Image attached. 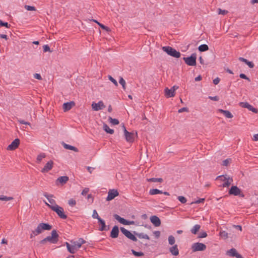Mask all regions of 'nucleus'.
Wrapping results in <instances>:
<instances>
[{"label": "nucleus", "instance_id": "f257e3e1", "mask_svg": "<svg viewBox=\"0 0 258 258\" xmlns=\"http://www.w3.org/2000/svg\"><path fill=\"white\" fill-rule=\"evenodd\" d=\"M45 204L51 210L55 212L60 218L62 219H66L67 218V216L64 214V210L61 207L57 205H50V204L46 202H45Z\"/></svg>", "mask_w": 258, "mask_h": 258}, {"label": "nucleus", "instance_id": "f03ea898", "mask_svg": "<svg viewBox=\"0 0 258 258\" xmlns=\"http://www.w3.org/2000/svg\"><path fill=\"white\" fill-rule=\"evenodd\" d=\"M52 228V226L48 223H41L37 226L36 229L33 230V233L34 235H38L41 234L43 230H50Z\"/></svg>", "mask_w": 258, "mask_h": 258}, {"label": "nucleus", "instance_id": "7ed1b4c3", "mask_svg": "<svg viewBox=\"0 0 258 258\" xmlns=\"http://www.w3.org/2000/svg\"><path fill=\"white\" fill-rule=\"evenodd\" d=\"M162 50L165 52L168 55H170L175 58H179L181 56L180 52L177 51L175 49L170 46H163Z\"/></svg>", "mask_w": 258, "mask_h": 258}, {"label": "nucleus", "instance_id": "20e7f679", "mask_svg": "<svg viewBox=\"0 0 258 258\" xmlns=\"http://www.w3.org/2000/svg\"><path fill=\"white\" fill-rule=\"evenodd\" d=\"M183 59L187 65L189 66H195L197 64V54L193 53L190 56L184 57Z\"/></svg>", "mask_w": 258, "mask_h": 258}, {"label": "nucleus", "instance_id": "39448f33", "mask_svg": "<svg viewBox=\"0 0 258 258\" xmlns=\"http://www.w3.org/2000/svg\"><path fill=\"white\" fill-rule=\"evenodd\" d=\"M51 235L45 237V239L47 241H49L51 243L55 244L58 241L59 235L58 234L57 231L55 229H53L51 233Z\"/></svg>", "mask_w": 258, "mask_h": 258}, {"label": "nucleus", "instance_id": "423d86ee", "mask_svg": "<svg viewBox=\"0 0 258 258\" xmlns=\"http://www.w3.org/2000/svg\"><path fill=\"white\" fill-rule=\"evenodd\" d=\"M120 229L121 232L130 240L135 242L138 241L137 236L134 233H131L130 231L126 229L124 227H120Z\"/></svg>", "mask_w": 258, "mask_h": 258}, {"label": "nucleus", "instance_id": "0eeeda50", "mask_svg": "<svg viewBox=\"0 0 258 258\" xmlns=\"http://www.w3.org/2000/svg\"><path fill=\"white\" fill-rule=\"evenodd\" d=\"M206 245L202 243L196 242L194 243L191 245V250L192 252H196L198 251H204L206 249Z\"/></svg>", "mask_w": 258, "mask_h": 258}, {"label": "nucleus", "instance_id": "6e6552de", "mask_svg": "<svg viewBox=\"0 0 258 258\" xmlns=\"http://www.w3.org/2000/svg\"><path fill=\"white\" fill-rule=\"evenodd\" d=\"M241 190L236 185H232L229 190V194L234 196H239L241 197H244V195L241 193Z\"/></svg>", "mask_w": 258, "mask_h": 258}, {"label": "nucleus", "instance_id": "1a4fd4ad", "mask_svg": "<svg viewBox=\"0 0 258 258\" xmlns=\"http://www.w3.org/2000/svg\"><path fill=\"white\" fill-rule=\"evenodd\" d=\"M118 195L119 193L116 189H110L108 192V196L106 198V201H110L114 199L116 197L118 196Z\"/></svg>", "mask_w": 258, "mask_h": 258}, {"label": "nucleus", "instance_id": "9d476101", "mask_svg": "<svg viewBox=\"0 0 258 258\" xmlns=\"http://www.w3.org/2000/svg\"><path fill=\"white\" fill-rule=\"evenodd\" d=\"M239 105L241 107L247 108L249 110L251 111L252 112H253L254 113H256L258 112V110L256 108H254L252 105H250L248 102H241L239 103Z\"/></svg>", "mask_w": 258, "mask_h": 258}, {"label": "nucleus", "instance_id": "9b49d317", "mask_svg": "<svg viewBox=\"0 0 258 258\" xmlns=\"http://www.w3.org/2000/svg\"><path fill=\"white\" fill-rule=\"evenodd\" d=\"M123 127L124 129V136L126 141L130 143L133 142L134 141V134L128 132L126 130L125 127L124 126V125H123Z\"/></svg>", "mask_w": 258, "mask_h": 258}, {"label": "nucleus", "instance_id": "f8f14e48", "mask_svg": "<svg viewBox=\"0 0 258 258\" xmlns=\"http://www.w3.org/2000/svg\"><path fill=\"white\" fill-rule=\"evenodd\" d=\"M92 107L95 111H98L103 109L105 107V105L102 101H99L97 103L93 102Z\"/></svg>", "mask_w": 258, "mask_h": 258}, {"label": "nucleus", "instance_id": "ddd939ff", "mask_svg": "<svg viewBox=\"0 0 258 258\" xmlns=\"http://www.w3.org/2000/svg\"><path fill=\"white\" fill-rule=\"evenodd\" d=\"M20 140L18 138L15 139L10 145H9L7 148V150L13 151L16 149L19 144H20Z\"/></svg>", "mask_w": 258, "mask_h": 258}, {"label": "nucleus", "instance_id": "4468645a", "mask_svg": "<svg viewBox=\"0 0 258 258\" xmlns=\"http://www.w3.org/2000/svg\"><path fill=\"white\" fill-rule=\"evenodd\" d=\"M226 254L232 257H236V258H243L242 256L237 252L236 249L232 248L228 250Z\"/></svg>", "mask_w": 258, "mask_h": 258}, {"label": "nucleus", "instance_id": "2eb2a0df", "mask_svg": "<svg viewBox=\"0 0 258 258\" xmlns=\"http://www.w3.org/2000/svg\"><path fill=\"white\" fill-rule=\"evenodd\" d=\"M98 223L100 225L99 228V230L101 231H107L109 229V226H106L105 224V221L101 218L98 220Z\"/></svg>", "mask_w": 258, "mask_h": 258}, {"label": "nucleus", "instance_id": "dca6fc26", "mask_svg": "<svg viewBox=\"0 0 258 258\" xmlns=\"http://www.w3.org/2000/svg\"><path fill=\"white\" fill-rule=\"evenodd\" d=\"M53 162L52 160L49 161L42 169L41 172L42 173H45L48 172L53 167Z\"/></svg>", "mask_w": 258, "mask_h": 258}, {"label": "nucleus", "instance_id": "f3484780", "mask_svg": "<svg viewBox=\"0 0 258 258\" xmlns=\"http://www.w3.org/2000/svg\"><path fill=\"white\" fill-rule=\"evenodd\" d=\"M119 232L118 227L115 225L111 231L110 236L112 238H116L118 236Z\"/></svg>", "mask_w": 258, "mask_h": 258}, {"label": "nucleus", "instance_id": "a211bd4d", "mask_svg": "<svg viewBox=\"0 0 258 258\" xmlns=\"http://www.w3.org/2000/svg\"><path fill=\"white\" fill-rule=\"evenodd\" d=\"M150 221L156 227L159 226L161 223L160 218L156 216H151L150 217Z\"/></svg>", "mask_w": 258, "mask_h": 258}, {"label": "nucleus", "instance_id": "6ab92c4d", "mask_svg": "<svg viewBox=\"0 0 258 258\" xmlns=\"http://www.w3.org/2000/svg\"><path fill=\"white\" fill-rule=\"evenodd\" d=\"M69 177L67 176H62L58 177L56 180V184L58 185L60 183L61 185H63L69 180Z\"/></svg>", "mask_w": 258, "mask_h": 258}, {"label": "nucleus", "instance_id": "aec40b11", "mask_svg": "<svg viewBox=\"0 0 258 258\" xmlns=\"http://www.w3.org/2000/svg\"><path fill=\"white\" fill-rule=\"evenodd\" d=\"M75 103L74 101L64 103L63 104V109L64 111H68L70 110L74 106H75Z\"/></svg>", "mask_w": 258, "mask_h": 258}, {"label": "nucleus", "instance_id": "412c9836", "mask_svg": "<svg viewBox=\"0 0 258 258\" xmlns=\"http://www.w3.org/2000/svg\"><path fill=\"white\" fill-rule=\"evenodd\" d=\"M169 251L171 254L174 256H177L179 254V250L177 244H175L170 247L169 249Z\"/></svg>", "mask_w": 258, "mask_h": 258}, {"label": "nucleus", "instance_id": "4be33fe9", "mask_svg": "<svg viewBox=\"0 0 258 258\" xmlns=\"http://www.w3.org/2000/svg\"><path fill=\"white\" fill-rule=\"evenodd\" d=\"M133 233L135 234V235H136L137 237H138L140 239H146L147 240H150L149 236L144 233H138L136 231H133Z\"/></svg>", "mask_w": 258, "mask_h": 258}, {"label": "nucleus", "instance_id": "5701e85b", "mask_svg": "<svg viewBox=\"0 0 258 258\" xmlns=\"http://www.w3.org/2000/svg\"><path fill=\"white\" fill-rule=\"evenodd\" d=\"M61 144L63 146V147H64V148L66 149L72 150L75 152H79L78 149L74 146L67 144L66 143H65L63 142Z\"/></svg>", "mask_w": 258, "mask_h": 258}, {"label": "nucleus", "instance_id": "b1692460", "mask_svg": "<svg viewBox=\"0 0 258 258\" xmlns=\"http://www.w3.org/2000/svg\"><path fill=\"white\" fill-rule=\"evenodd\" d=\"M165 95L166 97L170 98L175 96V93L173 92L171 88L169 89L168 88H166L165 89Z\"/></svg>", "mask_w": 258, "mask_h": 258}, {"label": "nucleus", "instance_id": "393cba45", "mask_svg": "<svg viewBox=\"0 0 258 258\" xmlns=\"http://www.w3.org/2000/svg\"><path fill=\"white\" fill-rule=\"evenodd\" d=\"M43 196L47 199L49 202L51 204L50 205H57L56 204L55 201L54 200L50 198H52L53 197V195H49L47 192H45L43 194Z\"/></svg>", "mask_w": 258, "mask_h": 258}, {"label": "nucleus", "instance_id": "a878e982", "mask_svg": "<svg viewBox=\"0 0 258 258\" xmlns=\"http://www.w3.org/2000/svg\"><path fill=\"white\" fill-rule=\"evenodd\" d=\"M218 111L223 114L227 118H231L233 117V115L232 114V113L228 110L219 109Z\"/></svg>", "mask_w": 258, "mask_h": 258}, {"label": "nucleus", "instance_id": "bb28decb", "mask_svg": "<svg viewBox=\"0 0 258 258\" xmlns=\"http://www.w3.org/2000/svg\"><path fill=\"white\" fill-rule=\"evenodd\" d=\"M85 243H86V241L84 240L83 238H80L79 239L78 241L74 242V244H75V245L77 248V249L78 250V249L81 247L82 245Z\"/></svg>", "mask_w": 258, "mask_h": 258}, {"label": "nucleus", "instance_id": "cd10ccee", "mask_svg": "<svg viewBox=\"0 0 258 258\" xmlns=\"http://www.w3.org/2000/svg\"><path fill=\"white\" fill-rule=\"evenodd\" d=\"M227 179H230L231 181H233L232 178H230L229 177H227V175H222L217 176L216 178V180H220L222 181H225Z\"/></svg>", "mask_w": 258, "mask_h": 258}, {"label": "nucleus", "instance_id": "c85d7f7f", "mask_svg": "<svg viewBox=\"0 0 258 258\" xmlns=\"http://www.w3.org/2000/svg\"><path fill=\"white\" fill-rule=\"evenodd\" d=\"M113 217L116 220H117L121 224H122L123 225L125 224L126 219L121 217L120 216L117 214H114L113 215Z\"/></svg>", "mask_w": 258, "mask_h": 258}, {"label": "nucleus", "instance_id": "c756f323", "mask_svg": "<svg viewBox=\"0 0 258 258\" xmlns=\"http://www.w3.org/2000/svg\"><path fill=\"white\" fill-rule=\"evenodd\" d=\"M163 191L157 188L151 189L149 191L150 195H154L157 194H162Z\"/></svg>", "mask_w": 258, "mask_h": 258}, {"label": "nucleus", "instance_id": "7c9ffc66", "mask_svg": "<svg viewBox=\"0 0 258 258\" xmlns=\"http://www.w3.org/2000/svg\"><path fill=\"white\" fill-rule=\"evenodd\" d=\"M201 228V225L199 224L195 225L191 229L190 231L194 234H196Z\"/></svg>", "mask_w": 258, "mask_h": 258}, {"label": "nucleus", "instance_id": "2f4dec72", "mask_svg": "<svg viewBox=\"0 0 258 258\" xmlns=\"http://www.w3.org/2000/svg\"><path fill=\"white\" fill-rule=\"evenodd\" d=\"M103 130L108 134H112L114 133V130L110 129L107 124L104 123Z\"/></svg>", "mask_w": 258, "mask_h": 258}, {"label": "nucleus", "instance_id": "473e14b6", "mask_svg": "<svg viewBox=\"0 0 258 258\" xmlns=\"http://www.w3.org/2000/svg\"><path fill=\"white\" fill-rule=\"evenodd\" d=\"M198 49L200 52H204L209 50V46L207 44H202L198 47Z\"/></svg>", "mask_w": 258, "mask_h": 258}, {"label": "nucleus", "instance_id": "72a5a7b5", "mask_svg": "<svg viewBox=\"0 0 258 258\" xmlns=\"http://www.w3.org/2000/svg\"><path fill=\"white\" fill-rule=\"evenodd\" d=\"M68 250L71 253L74 254L78 250V249H77V248L76 247V246L74 244V245H71L70 247L68 248Z\"/></svg>", "mask_w": 258, "mask_h": 258}, {"label": "nucleus", "instance_id": "f704fd0d", "mask_svg": "<svg viewBox=\"0 0 258 258\" xmlns=\"http://www.w3.org/2000/svg\"><path fill=\"white\" fill-rule=\"evenodd\" d=\"M148 181L149 182H162L163 180L162 178H151L149 179H147Z\"/></svg>", "mask_w": 258, "mask_h": 258}, {"label": "nucleus", "instance_id": "c9c22d12", "mask_svg": "<svg viewBox=\"0 0 258 258\" xmlns=\"http://www.w3.org/2000/svg\"><path fill=\"white\" fill-rule=\"evenodd\" d=\"M168 243L171 245H174L175 242V239L173 235L169 236L168 238Z\"/></svg>", "mask_w": 258, "mask_h": 258}, {"label": "nucleus", "instance_id": "e433bc0d", "mask_svg": "<svg viewBox=\"0 0 258 258\" xmlns=\"http://www.w3.org/2000/svg\"><path fill=\"white\" fill-rule=\"evenodd\" d=\"M132 253L136 256H142L144 255V253L142 251H136L134 249L131 250Z\"/></svg>", "mask_w": 258, "mask_h": 258}, {"label": "nucleus", "instance_id": "4c0bfd02", "mask_svg": "<svg viewBox=\"0 0 258 258\" xmlns=\"http://www.w3.org/2000/svg\"><path fill=\"white\" fill-rule=\"evenodd\" d=\"M108 120L110 122H111L113 125H117L119 124V122L117 119L112 118L111 117H109Z\"/></svg>", "mask_w": 258, "mask_h": 258}, {"label": "nucleus", "instance_id": "58836bf2", "mask_svg": "<svg viewBox=\"0 0 258 258\" xmlns=\"http://www.w3.org/2000/svg\"><path fill=\"white\" fill-rule=\"evenodd\" d=\"M119 83L120 85H121L122 88L124 90L126 89V83L125 80L122 77H120L119 80Z\"/></svg>", "mask_w": 258, "mask_h": 258}, {"label": "nucleus", "instance_id": "ea45409f", "mask_svg": "<svg viewBox=\"0 0 258 258\" xmlns=\"http://www.w3.org/2000/svg\"><path fill=\"white\" fill-rule=\"evenodd\" d=\"M14 198L12 197H7L3 195L0 196V200L1 201H8L12 200Z\"/></svg>", "mask_w": 258, "mask_h": 258}, {"label": "nucleus", "instance_id": "a19ab883", "mask_svg": "<svg viewBox=\"0 0 258 258\" xmlns=\"http://www.w3.org/2000/svg\"><path fill=\"white\" fill-rule=\"evenodd\" d=\"M46 157V155L45 153H41L37 156V161L38 163H40L43 158H44Z\"/></svg>", "mask_w": 258, "mask_h": 258}, {"label": "nucleus", "instance_id": "79ce46f5", "mask_svg": "<svg viewBox=\"0 0 258 258\" xmlns=\"http://www.w3.org/2000/svg\"><path fill=\"white\" fill-rule=\"evenodd\" d=\"M220 236L224 239H227L228 237V233L225 231H220Z\"/></svg>", "mask_w": 258, "mask_h": 258}, {"label": "nucleus", "instance_id": "37998d69", "mask_svg": "<svg viewBox=\"0 0 258 258\" xmlns=\"http://www.w3.org/2000/svg\"><path fill=\"white\" fill-rule=\"evenodd\" d=\"M231 181L230 179H227L226 181H224V182L220 185L221 186H222L223 187H228L231 184Z\"/></svg>", "mask_w": 258, "mask_h": 258}, {"label": "nucleus", "instance_id": "c03bdc74", "mask_svg": "<svg viewBox=\"0 0 258 258\" xmlns=\"http://www.w3.org/2000/svg\"><path fill=\"white\" fill-rule=\"evenodd\" d=\"M231 159L230 158L226 159L222 161L221 165L224 166H227L229 163L231 162Z\"/></svg>", "mask_w": 258, "mask_h": 258}, {"label": "nucleus", "instance_id": "a18cd8bd", "mask_svg": "<svg viewBox=\"0 0 258 258\" xmlns=\"http://www.w3.org/2000/svg\"><path fill=\"white\" fill-rule=\"evenodd\" d=\"M98 25L100 26V27L101 29H102L107 32L110 31V29L108 27L105 26L104 25H103L100 23H98Z\"/></svg>", "mask_w": 258, "mask_h": 258}, {"label": "nucleus", "instance_id": "49530a36", "mask_svg": "<svg viewBox=\"0 0 258 258\" xmlns=\"http://www.w3.org/2000/svg\"><path fill=\"white\" fill-rule=\"evenodd\" d=\"M177 199L182 204H184L187 201L186 199L183 196H178Z\"/></svg>", "mask_w": 258, "mask_h": 258}, {"label": "nucleus", "instance_id": "de8ad7c7", "mask_svg": "<svg viewBox=\"0 0 258 258\" xmlns=\"http://www.w3.org/2000/svg\"><path fill=\"white\" fill-rule=\"evenodd\" d=\"M108 79L113 83V84L115 86H118V83L117 82L115 79H114L113 77H112L111 76H108Z\"/></svg>", "mask_w": 258, "mask_h": 258}, {"label": "nucleus", "instance_id": "09e8293b", "mask_svg": "<svg viewBox=\"0 0 258 258\" xmlns=\"http://www.w3.org/2000/svg\"><path fill=\"white\" fill-rule=\"evenodd\" d=\"M218 14L219 15H225L226 14H227L228 12V11L227 10H221V9L219 8L218 9Z\"/></svg>", "mask_w": 258, "mask_h": 258}, {"label": "nucleus", "instance_id": "8fccbe9b", "mask_svg": "<svg viewBox=\"0 0 258 258\" xmlns=\"http://www.w3.org/2000/svg\"><path fill=\"white\" fill-rule=\"evenodd\" d=\"M0 26H5L6 28H10L11 25L9 24L8 22H4L0 20Z\"/></svg>", "mask_w": 258, "mask_h": 258}, {"label": "nucleus", "instance_id": "3c124183", "mask_svg": "<svg viewBox=\"0 0 258 258\" xmlns=\"http://www.w3.org/2000/svg\"><path fill=\"white\" fill-rule=\"evenodd\" d=\"M92 217L94 219H97V220H98V219H99V218H100V217L99 216L96 210H93Z\"/></svg>", "mask_w": 258, "mask_h": 258}, {"label": "nucleus", "instance_id": "603ef678", "mask_svg": "<svg viewBox=\"0 0 258 258\" xmlns=\"http://www.w3.org/2000/svg\"><path fill=\"white\" fill-rule=\"evenodd\" d=\"M43 52H47V51H49V52H52L51 50H50V48L49 46L48 45H44L43 46Z\"/></svg>", "mask_w": 258, "mask_h": 258}, {"label": "nucleus", "instance_id": "864d4df0", "mask_svg": "<svg viewBox=\"0 0 258 258\" xmlns=\"http://www.w3.org/2000/svg\"><path fill=\"white\" fill-rule=\"evenodd\" d=\"M25 8L28 11H36L35 7L33 6L25 5Z\"/></svg>", "mask_w": 258, "mask_h": 258}, {"label": "nucleus", "instance_id": "5fc2aeb1", "mask_svg": "<svg viewBox=\"0 0 258 258\" xmlns=\"http://www.w3.org/2000/svg\"><path fill=\"white\" fill-rule=\"evenodd\" d=\"M68 204L71 206H74L76 204V201L73 199H71L69 200Z\"/></svg>", "mask_w": 258, "mask_h": 258}, {"label": "nucleus", "instance_id": "6e6d98bb", "mask_svg": "<svg viewBox=\"0 0 258 258\" xmlns=\"http://www.w3.org/2000/svg\"><path fill=\"white\" fill-rule=\"evenodd\" d=\"M239 77L241 79H245L247 80L248 82H250V79L248 77H247L244 74H240L239 75Z\"/></svg>", "mask_w": 258, "mask_h": 258}, {"label": "nucleus", "instance_id": "4d7b16f0", "mask_svg": "<svg viewBox=\"0 0 258 258\" xmlns=\"http://www.w3.org/2000/svg\"><path fill=\"white\" fill-rule=\"evenodd\" d=\"M207 236V234L206 232H203L200 233L198 238H205Z\"/></svg>", "mask_w": 258, "mask_h": 258}, {"label": "nucleus", "instance_id": "13d9d810", "mask_svg": "<svg viewBox=\"0 0 258 258\" xmlns=\"http://www.w3.org/2000/svg\"><path fill=\"white\" fill-rule=\"evenodd\" d=\"M209 98L211 100L215 101H218L219 100V97L218 96H209Z\"/></svg>", "mask_w": 258, "mask_h": 258}, {"label": "nucleus", "instance_id": "bf43d9fd", "mask_svg": "<svg viewBox=\"0 0 258 258\" xmlns=\"http://www.w3.org/2000/svg\"><path fill=\"white\" fill-rule=\"evenodd\" d=\"M250 68H253L254 66V63L252 61H249L248 60L245 63Z\"/></svg>", "mask_w": 258, "mask_h": 258}, {"label": "nucleus", "instance_id": "052dcab7", "mask_svg": "<svg viewBox=\"0 0 258 258\" xmlns=\"http://www.w3.org/2000/svg\"><path fill=\"white\" fill-rule=\"evenodd\" d=\"M184 111L188 112V108H187V107H182V108L179 109L178 110V113H181V112H184Z\"/></svg>", "mask_w": 258, "mask_h": 258}, {"label": "nucleus", "instance_id": "680f3d73", "mask_svg": "<svg viewBox=\"0 0 258 258\" xmlns=\"http://www.w3.org/2000/svg\"><path fill=\"white\" fill-rule=\"evenodd\" d=\"M89 188H85L82 191L81 194L83 196H85L89 192Z\"/></svg>", "mask_w": 258, "mask_h": 258}, {"label": "nucleus", "instance_id": "e2e57ef3", "mask_svg": "<svg viewBox=\"0 0 258 258\" xmlns=\"http://www.w3.org/2000/svg\"><path fill=\"white\" fill-rule=\"evenodd\" d=\"M204 201H205V199H204V198L200 199L198 200H197V201H195L194 202H192L191 203V204H194V203L200 204V203H203Z\"/></svg>", "mask_w": 258, "mask_h": 258}, {"label": "nucleus", "instance_id": "0e129e2a", "mask_svg": "<svg viewBox=\"0 0 258 258\" xmlns=\"http://www.w3.org/2000/svg\"><path fill=\"white\" fill-rule=\"evenodd\" d=\"M153 234L156 238H158L160 236V232L159 231H155Z\"/></svg>", "mask_w": 258, "mask_h": 258}, {"label": "nucleus", "instance_id": "69168bd1", "mask_svg": "<svg viewBox=\"0 0 258 258\" xmlns=\"http://www.w3.org/2000/svg\"><path fill=\"white\" fill-rule=\"evenodd\" d=\"M18 121L21 123L23 124H26V125H30V123L29 122L25 121L24 120L19 119Z\"/></svg>", "mask_w": 258, "mask_h": 258}, {"label": "nucleus", "instance_id": "338daca9", "mask_svg": "<svg viewBox=\"0 0 258 258\" xmlns=\"http://www.w3.org/2000/svg\"><path fill=\"white\" fill-rule=\"evenodd\" d=\"M34 77L35 79H37L39 80L42 79V77H41V75L39 74H37V73L35 74L34 75Z\"/></svg>", "mask_w": 258, "mask_h": 258}, {"label": "nucleus", "instance_id": "774afa93", "mask_svg": "<svg viewBox=\"0 0 258 258\" xmlns=\"http://www.w3.org/2000/svg\"><path fill=\"white\" fill-rule=\"evenodd\" d=\"M220 81V79L218 77H217L216 79H215L213 80V83L215 85H217L219 83Z\"/></svg>", "mask_w": 258, "mask_h": 258}]
</instances>
